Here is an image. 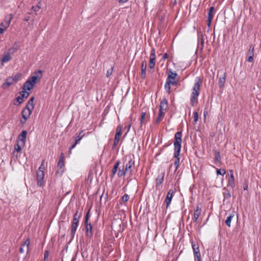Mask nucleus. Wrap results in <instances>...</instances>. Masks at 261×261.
I'll return each instance as SVG.
<instances>
[{
    "label": "nucleus",
    "mask_w": 261,
    "mask_h": 261,
    "mask_svg": "<svg viewBox=\"0 0 261 261\" xmlns=\"http://www.w3.org/2000/svg\"><path fill=\"white\" fill-rule=\"evenodd\" d=\"M113 68H111V69H109L107 70L106 76L107 77H108L110 75L112 74L113 72Z\"/></svg>",
    "instance_id": "obj_49"
},
{
    "label": "nucleus",
    "mask_w": 261,
    "mask_h": 261,
    "mask_svg": "<svg viewBox=\"0 0 261 261\" xmlns=\"http://www.w3.org/2000/svg\"><path fill=\"white\" fill-rule=\"evenodd\" d=\"M32 10H34V12H37L39 10L40 8L39 6H33L32 7Z\"/></svg>",
    "instance_id": "obj_54"
},
{
    "label": "nucleus",
    "mask_w": 261,
    "mask_h": 261,
    "mask_svg": "<svg viewBox=\"0 0 261 261\" xmlns=\"http://www.w3.org/2000/svg\"><path fill=\"white\" fill-rule=\"evenodd\" d=\"M82 212H80L79 213V211H77L76 212V213L74 214V216H73V218H75L77 219H80V218L82 217Z\"/></svg>",
    "instance_id": "obj_42"
},
{
    "label": "nucleus",
    "mask_w": 261,
    "mask_h": 261,
    "mask_svg": "<svg viewBox=\"0 0 261 261\" xmlns=\"http://www.w3.org/2000/svg\"><path fill=\"white\" fill-rule=\"evenodd\" d=\"M165 115V111L159 110V114L155 120V124H159L163 119Z\"/></svg>",
    "instance_id": "obj_24"
},
{
    "label": "nucleus",
    "mask_w": 261,
    "mask_h": 261,
    "mask_svg": "<svg viewBox=\"0 0 261 261\" xmlns=\"http://www.w3.org/2000/svg\"><path fill=\"white\" fill-rule=\"evenodd\" d=\"M155 49L154 48H152L151 50L150 59H152L153 60H155Z\"/></svg>",
    "instance_id": "obj_37"
},
{
    "label": "nucleus",
    "mask_w": 261,
    "mask_h": 261,
    "mask_svg": "<svg viewBox=\"0 0 261 261\" xmlns=\"http://www.w3.org/2000/svg\"><path fill=\"white\" fill-rule=\"evenodd\" d=\"M129 198V196L128 195V194H124L122 197H121V199L124 202H127L128 199Z\"/></svg>",
    "instance_id": "obj_41"
},
{
    "label": "nucleus",
    "mask_w": 261,
    "mask_h": 261,
    "mask_svg": "<svg viewBox=\"0 0 261 261\" xmlns=\"http://www.w3.org/2000/svg\"><path fill=\"white\" fill-rule=\"evenodd\" d=\"M182 132H176L174 135V151L180 152L182 143Z\"/></svg>",
    "instance_id": "obj_2"
},
{
    "label": "nucleus",
    "mask_w": 261,
    "mask_h": 261,
    "mask_svg": "<svg viewBox=\"0 0 261 261\" xmlns=\"http://www.w3.org/2000/svg\"><path fill=\"white\" fill-rule=\"evenodd\" d=\"M141 77L144 80L146 77V70L147 68V62L145 60L143 61L141 65Z\"/></svg>",
    "instance_id": "obj_16"
},
{
    "label": "nucleus",
    "mask_w": 261,
    "mask_h": 261,
    "mask_svg": "<svg viewBox=\"0 0 261 261\" xmlns=\"http://www.w3.org/2000/svg\"><path fill=\"white\" fill-rule=\"evenodd\" d=\"M78 143H76V141H74V142L73 143V144L70 146V147L69 149V153H71V150L72 149H73Z\"/></svg>",
    "instance_id": "obj_47"
},
{
    "label": "nucleus",
    "mask_w": 261,
    "mask_h": 261,
    "mask_svg": "<svg viewBox=\"0 0 261 261\" xmlns=\"http://www.w3.org/2000/svg\"><path fill=\"white\" fill-rule=\"evenodd\" d=\"M192 247L193 250L195 261H201L198 244L192 242Z\"/></svg>",
    "instance_id": "obj_7"
},
{
    "label": "nucleus",
    "mask_w": 261,
    "mask_h": 261,
    "mask_svg": "<svg viewBox=\"0 0 261 261\" xmlns=\"http://www.w3.org/2000/svg\"><path fill=\"white\" fill-rule=\"evenodd\" d=\"M20 96L22 98H27L29 95V93L27 92L26 90H23L20 92Z\"/></svg>",
    "instance_id": "obj_35"
},
{
    "label": "nucleus",
    "mask_w": 261,
    "mask_h": 261,
    "mask_svg": "<svg viewBox=\"0 0 261 261\" xmlns=\"http://www.w3.org/2000/svg\"><path fill=\"white\" fill-rule=\"evenodd\" d=\"M84 135H85L84 134V130H81L75 138V141H76V143H79L82 140V139L83 138Z\"/></svg>",
    "instance_id": "obj_31"
},
{
    "label": "nucleus",
    "mask_w": 261,
    "mask_h": 261,
    "mask_svg": "<svg viewBox=\"0 0 261 261\" xmlns=\"http://www.w3.org/2000/svg\"><path fill=\"white\" fill-rule=\"evenodd\" d=\"M164 88H165V90H166V92L168 94H170L171 93V86L170 85H168V84H167L165 83Z\"/></svg>",
    "instance_id": "obj_36"
},
{
    "label": "nucleus",
    "mask_w": 261,
    "mask_h": 261,
    "mask_svg": "<svg viewBox=\"0 0 261 261\" xmlns=\"http://www.w3.org/2000/svg\"><path fill=\"white\" fill-rule=\"evenodd\" d=\"M155 61V60H153L152 59H150L149 67L150 69H153L154 68Z\"/></svg>",
    "instance_id": "obj_39"
},
{
    "label": "nucleus",
    "mask_w": 261,
    "mask_h": 261,
    "mask_svg": "<svg viewBox=\"0 0 261 261\" xmlns=\"http://www.w3.org/2000/svg\"><path fill=\"white\" fill-rule=\"evenodd\" d=\"M15 150H16L17 152H19L21 150V147L20 145L18 144H17L14 146Z\"/></svg>",
    "instance_id": "obj_51"
},
{
    "label": "nucleus",
    "mask_w": 261,
    "mask_h": 261,
    "mask_svg": "<svg viewBox=\"0 0 261 261\" xmlns=\"http://www.w3.org/2000/svg\"><path fill=\"white\" fill-rule=\"evenodd\" d=\"M165 173L164 172H161L160 174H159L156 178V185L155 187L156 189L158 187H159L163 182L164 178Z\"/></svg>",
    "instance_id": "obj_17"
},
{
    "label": "nucleus",
    "mask_w": 261,
    "mask_h": 261,
    "mask_svg": "<svg viewBox=\"0 0 261 261\" xmlns=\"http://www.w3.org/2000/svg\"><path fill=\"white\" fill-rule=\"evenodd\" d=\"M21 73H17L16 75H15L14 76L12 77V79L14 82H17V81L20 79L21 77Z\"/></svg>",
    "instance_id": "obj_40"
},
{
    "label": "nucleus",
    "mask_w": 261,
    "mask_h": 261,
    "mask_svg": "<svg viewBox=\"0 0 261 261\" xmlns=\"http://www.w3.org/2000/svg\"><path fill=\"white\" fill-rule=\"evenodd\" d=\"M202 83L200 77L197 76L195 79V83L192 89V92L190 98L191 106L193 107L195 103L197 101L198 97L200 94V87Z\"/></svg>",
    "instance_id": "obj_1"
},
{
    "label": "nucleus",
    "mask_w": 261,
    "mask_h": 261,
    "mask_svg": "<svg viewBox=\"0 0 261 261\" xmlns=\"http://www.w3.org/2000/svg\"><path fill=\"white\" fill-rule=\"evenodd\" d=\"M234 217L233 214H230L226 218V220H225V224L227 226H228L229 227H230L231 225V222L232 220V219Z\"/></svg>",
    "instance_id": "obj_29"
},
{
    "label": "nucleus",
    "mask_w": 261,
    "mask_h": 261,
    "mask_svg": "<svg viewBox=\"0 0 261 261\" xmlns=\"http://www.w3.org/2000/svg\"><path fill=\"white\" fill-rule=\"evenodd\" d=\"M253 56L252 55H250L248 57L247 61L249 62H252L253 61Z\"/></svg>",
    "instance_id": "obj_55"
},
{
    "label": "nucleus",
    "mask_w": 261,
    "mask_h": 261,
    "mask_svg": "<svg viewBox=\"0 0 261 261\" xmlns=\"http://www.w3.org/2000/svg\"><path fill=\"white\" fill-rule=\"evenodd\" d=\"M72 222H73L74 223H79V220L75 218H73V220H72Z\"/></svg>",
    "instance_id": "obj_59"
},
{
    "label": "nucleus",
    "mask_w": 261,
    "mask_h": 261,
    "mask_svg": "<svg viewBox=\"0 0 261 261\" xmlns=\"http://www.w3.org/2000/svg\"><path fill=\"white\" fill-rule=\"evenodd\" d=\"M33 87L29 83L26 81L23 85L22 89L24 90H31Z\"/></svg>",
    "instance_id": "obj_30"
},
{
    "label": "nucleus",
    "mask_w": 261,
    "mask_h": 261,
    "mask_svg": "<svg viewBox=\"0 0 261 261\" xmlns=\"http://www.w3.org/2000/svg\"><path fill=\"white\" fill-rule=\"evenodd\" d=\"M178 76L177 73L173 72L171 69L169 70L167 78L171 80H175L176 77Z\"/></svg>",
    "instance_id": "obj_26"
},
{
    "label": "nucleus",
    "mask_w": 261,
    "mask_h": 261,
    "mask_svg": "<svg viewBox=\"0 0 261 261\" xmlns=\"http://www.w3.org/2000/svg\"><path fill=\"white\" fill-rule=\"evenodd\" d=\"M180 152L178 153V151L174 152V158H175V160L174 162V165L175 167V171H176L180 165V158L179 157Z\"/></svg>",
    "instance_id": "obj_14"
},
{
    "label": "nucleus",
    "mask_w": 261,
    "mask_h": 261,
    "mask_svg": "<svg viewBox=\"0 0 261 261\" xmlns=\"http://www.w3.org/2000/svg\"><path fill=\"white\" fill-rule=\"evenodd\" d=\"M216 173L218 175L220 174L223 175L226 173V171L224 169H219L217 170Z\"/></svg>",
    "instance_id": "obj_38"
},
{
    "label": "nucleus",
    "mask_w": 261,
    "mask_h": 261,
    "mask_svg": "<svg viewBox=\"0 0 261 261\" xmlns=\"http://www.w3.org/2000/svg\"><path fill=\"white\" fill-rule=\"evenodd\" d=\"M90 210H89L87 212L86 215L85 219H86L87 220H89V218H90Z\"/></svg>",
    "instance_id": "obj_56"
},
{
    "label": "nucleus",
    "mask_w": 261,
    "mask_h": 261,
    "mask_svg": "<svg viewBox=\"0 0 261 261\" xmlns=\"http://www.w3.org/2000/svg\"><path fill=\"white\" fill-rule=\"evenodd\" d=\"M42 166L39 167L38 170L37 171V185L39 186H41L43 184V178L44 176V171L42 169Z\"/></svg>",
    "instance_id": "obj_6"
},
{
    "label": "nucleus",
    "mask_w": 261,
    "mask_h": 261,
    "mask_svg": "<svg viewBox=\"0 0 261 261\" xmlns=\"http://www.w3.org/2000/svg\"><path fill=\"white\" fill-rule=\"evenodd\" d=\"M145 119H146V113L145 112H142L141 114V117L140 118L141 124L145 123Z\"/></svg>",
    "instance_id": "obj_34"
},
{
    "label": "nucleus",
    "mask_w": 261,
    "mask_h": 261,
    "mask_svg": "<svg viewBox=\"0 0 261 261\" xmlns=\"http://www.w3.org/2000/svg\"><path fill=\"white\" fill-rule=\"evenodd\" d=\"M244 190H247L248 189V185L247 184H244L243 185Z\"/></svg>",
    "instance_id": "obj_64"
},
{
    "label": "nucleus",
    "mask_w": 261,
    "mask_h": 261,
    "mask_svg": "<svg viewBox=\"0 0 261 261\" xmlns=\"http://www.w3.org/2000/svg\"><path fill=\"white\" fill-rule=\"evenodd\" d=\"M194 115V122L196 123L198 120V114L197 112H194L193 113Z\"/></svg>",
    "instance_id": "obj_43"
},
{
    "label": "nucleus",
    "mask_w": 261,
    "mask_h": 261,
    "mask_svg": "<svg viewBox=\"0 0 261 261\" xmlns=\"http://www.w3.org/2000/svg\"><path fill=\"white\" fill-rule=\"evenodd\" d=\"M16 99L19 103H22L23 100V98L21 96H18Z\"/></svg>",
    "instance_id": "obj_52"
},
{
    "label": "nucleus",
    "mask_w": 261,
    "mask_h": 261,
    "mask_svg": "<svg viewBox=\"0 0 261 261\" xmlns=\"http://www.w3.org/2000/svg\"><path fill=\"white\" fill-rule=\"evenodd\" d=\"M172 81L173 80L167 78L166 83L168 84V85H170L171 86V85H172Z\"/></svg>",
    "instance_id": "obj_58"
},
{
    "label": "nucleus",
    "mask_w": 261,
    "mask_h": 261,
    "mask_svg": "<svg viewBox=\"0 0 261 261\" xmlns=\"http://www.w3.org/2000/svg\"><path fill=\"white\" fill-rule=\"evenodd\" d=\"M130 127H131V124L129 123L127 126H126L125 127V128H126L127 129V132H128L129 130Z\"/></svg>",
    "instance_id": "obj_62"
},
{
    "label": "nucleus",
    "mask_w": 261,
    "mask_h": 261,
    "mask_svg": "<svg viewBox=\"0 0 261 261\" xmlns=\"http://www.w3.org/2000/svg\"><path fill=\"white\" fill-rule=\"evenodd\" d=\"M34 97H32L29 101L28 102L26 106H28L31 108H34Z\"/></svg>",
    "instance_id": "obj_33"
},
{
    "label": "nucleus",
    "mask_w": 261,
    "mask_h": 261,
    "mask_svg": "<svg viewBox=\"0 0 261 261\" xmlns=\"http://www.w3.org/2000/svg\"><path fill=\"white\" fill-rule=\"evenodd\" d=\"M248 54L250 55L254 56V46L252 45L250 46V48L248 51Z\"/></svg>",
    "instance_id": "obj_46"
},
{
    "label": "nucleus",
    "mask_w": 261,
    "mask_h": 261,
    "mask_svg": "<svg viewBox=\"0 0 261 261\" xmlns=\"http://www.w3.org/2000/svg\"><path fill=\"white\" fill-rule=\"evenodd\" d=\"M168 58V55L167 53H165L162 57L163 60H165Z\"/></svg>",
    "instance_id": "obj_61"
},
{
    "label": "nucleus",
    "mask_w": 261,
    "mask_h": 261,
    "mask_svg": "<svg viewBox=\"0 0 261 261\" xmlns=\"http://www.w3.org/2000/svg\"><path fill=\"white\" fill-rule=\"evenodd\" d=\"M212 19H207V25L208 27H210L211 25V23H212Z\"/></svg>",
    "instance_id": "obj_60"
},
{
    "label": "nucleus",
    "mask_w": 261,
    "mask_h": 261,
    "mask_svg": "<svg viewBox=\"0 0 261 261\" xmlns=\"http://www.w3.org/2000/svg\"><path fill=\"white\" fill-rule=\"evenodd\" d=\"M122 134V126L119 125L116 128V133L115 135L114 142L113 144L112 149L115 150L117 145H118L120 139V137Z\"/></svg>",
    "instance_id": "obj_4"
},
{
    "label": "nucleus",
    "mask_w": 261,
    "mask_h": 261,
    "mask_svg": "<svg viewBox=\"0 0 261 261\" xmlns=\"http://www.w3.org/2000/svg\"><path fill=\"white\" fill-rule=\"evenodd\" d=\"M223 195L224 197L223 201H224L225 199H229L231 197V194L228 190L226 188H223Z\"/></svg>",
    "instance_id": "obj_25"
},
{
    "label": "nucleus",
    "mask_w": 261,
    "mask_h": 261,
    "mask_svg": "<svg viewBox=\"0 0 261 261\" xmlns=\"http://www.w3.org/2000/svg\"><path fill=\"white\" fill-rule=\"evenodd\" d=\"M119 165H120V161L118 160L115 163V164L113 166V168L111 171V175H110L111 178H113L114 176L115 175V174L117 172V171L118 169V167H119Z\"/></svg>",
    "instance_id": "obj_20"
},
{
    "label": "nucleus",
    "mask_w": 261,
    "mask_h": 261,
    "mask_svg": "<svg viewBox=\"0 0 261 261\" xmlns=\"http://www.w3.org/2000/svg\"><path fill=\"white\" fill-rule=\"evenodd\" d=\"M42 72L43 71L42 70H39L35 72L34 75L30 77L37 83L41 79L42 76Z\"/></svg>",
    "instance_id": "obj_11"
},
{
    "label": "nucleus",
    "mask_w": 261,
    "mask_h": 261,
    "mask_svg": "<svg viewBox=\"0 0 261 261\" xmlns=\"http://www.w3.org/2000/svg\"><path fill=\"white\" fill-rule=\"evenodd\" d=\"M229 172L230 173V174L228 181V186H229L232 189H233L235 186L234 177L233 174V171L232 170H230Z\"/></svg>",
    "instance_id": "obj_18"
},
{
    "label": "nucleus",
    "mask_w": 261,
    "mask_h": 261,
    "mask_svg": "<svg viewBox=\"0 0 261 261\" xmlns=\"http://www.w3.org/2000/svg\"><path fill=\"white\" fill-rule=\"evenodd\" d=\"M135 164V161L130 159L128 162L126 164L125 166H124V169L125 171L127 173L129 172L130 174L132 173V168L133 166Z\"/></svg>",
    "instance_id": "obj_12"
},
{
    "label": "nucleus",
    "mask_w": 261,
    "mask_h": 261,
    "mask_svg": "<svg viewBox=\"0 0 261 261\" xmlns=\"http://www.w3.org/2000/svg\"><path fill=\"white\" fill-rule=\"evenodd\" d=\"M86 228V232L85 234L87 237L89 238H91L93 236V231H92V224L89 225L85 227Z\"/></svg>",
    "instance_id": "obj_23"
},
{
    "label": "nucleus",
    "mask_w": 261,
    "mask_h": 261,
    "mask_svg": "<svg viewBox=\"0 0 261 261\" xmlns=\"http://www.w3.org/2000/svg\"><path fill=\"white\" fill-rule=\"evenodd\" d=\"M27 132L26 130H22L21 134L19 136V139L23 142H25L26 141V136Z\"/></svg>",
    "instance_id": "obj_28"
},
{
    "label": "nucleus",
    "mask_w": 261,
    "mask_h": 261,
    "mask_svg": "<svg viewBox=\"0 0 261 261\" xmlns=\"http://www.w3.org/2000/svg\"><path fill=\"white\" fill-rule=\"evenodd\" d=\"M168 108V102L166 98H164L160 102V109L162 111H166Z\"/></svg>",
    "instance_id": "obj_15"
},
{
    "label": "nucleus",
    "mask_w": 261,
    "mask_h": 261,
    "mask_svg": "<svg viewBox=\"0 0 261 261\" xmlns=\"http://www.w3.org/2000/svg\"><path fill=\"white\" fill-rule=\"evenodd\" d=\"M64 165V161L62 160V159H59L58 163V167L59 168H62Z\"/></svg>",
    "instance_id": "obj_45"
},
{
    "label": "nucleus",
    "mask_w": 261,
    "mask_h": 261,
    "mask_svg": "<svg viewBox=\"0 0 261 261\" xmlns=\"http://www.w3.org/2000/svg\"><path fill=\"white\" fill-rule=\"evenodd\" d=\"M126 173L127 172L125 171L124 169V165H123L122 169L121 168H119L117 175L118 177H121L122 176H124Z\"/></svg>",
    "instance_id": "obj_27"
},
{
    "label": "nucleus",
    "mask_w": 261,
    "mask_h": 261,
    "mask_svg": "<svg viewBox=\"0 0 261 261\" xmlns=\"http://www.w3.org/2000/svg\"><path fill=\"white\" fill-rule=\"evenodd\" d=\"M198 35L200 36L201 37V38L200 40V42H201V44L203 45L204 44V38L203 37V33L201 31H198Z\"/></svg>",
    "instance_id": "obj_44"
},
{
    "label": "nucleus",
    "mask_w": 261,
    "mask_h": 261,
    "mask_svg": "<svg viewBox=\"0 0 261 261\" xmlns=\"http://www.w3.org/2000/svg\"><path fill=\"white\" fill-rule=\"evenodd\" d=\"M14 83V82L12 79V77L10 76L6 80L5 83L2 85V88L6 89L12 85Z\"/></svg>",
    "instance_id": "obj_21"
},
{
    "label": "nucleus",
    "mask_w": 261,
    "mask_h": 261,
    "mask_svg": "<svg viewBox=\"0 0 261 261\" xmlns=\"http://www.w3.org/2000/svg\"><path fill=\"white\" fill-rule=\"evenodd\" d=\"M27 81L28 82V83H29L32 86H33V87L36 83V82L32 80L30 77H29Z\"/></svg>",
    "instance_id": "obj_48"
},
{
    "label": "nucleus",
    "mask_w": 261,
    "mask_h": 261,
    "mask_svg": "<svg viewBox=\"0 0 261 261\" xmlns=\"http://www.w3.org/2000/svg\"><path fill=\"white\" fill-rule=\"evenodd\" d=\"M33 109V108H31L25 106L22 111V117L23 118V120H20L21 123L24 124L26 122L27 120L31 115Z\"/></svg>",
    "instance_id": "obj_3"
},
{
    "label": "nucleus",
    "mask_w": 261,
    "mask_h": 261,
    "mask_svg": "<svg viewBox=\"0 0 261 261\" xmlns=\"http://www.w3.org/2000/svg\"><path fill=\"white\" fill-rule=\"evenodd\" d=\"M215 160L217 162L220 163L221 162V156H220V151L218 150H215Z\"/></svg>",
    "instance_id": "obj_32"
},
{
    "label": "nucleus",
    "mask_w": 261,
    "mask_h": 261,
    "mask_svg": "<svg viewBox=\"0 0 261 261\" xmlns=\"http://www.w3.org/2000/svg\"><path fill=\"white\" fill-rule=\"evenodd\" d=\"M226 72H224L222 75L220 76L219 79L218 85L220 89L223 88L224 86L226 80Z\"/></svg>",
    "instance_id": "obj_19"
},
{
    "label": "nucleus",
    "mask_w": 261,
    "mask_h": 261,
    "mask_svg": "<svg viewBox=\"0 0 261 261\" xmlns=\"http://www.w3.org/2000/svg\"><path fill=\"white\" fill-rule=\"evenodd\" d=\"M201 208L199 205L196 206V208L194 212V216L193 218V221L194 222H197V220L201 214Z\"/></svg>",
    "instance_id": "obj_13"
},
{
    "label": "nucleus",
    "mask_w": 261,
    "mask_h": 261,
    "mask_svg": "<svg viewBox=\"0 0 261 261\" xmlns=\"http://www.w3.org/2000/svg\"><path fill=\"white\" fill-rule=\"evenodd\" d=\"M30 244V240L29 238H28L25 242L21 245V247L19 248V252L20 253H23L25 251L27 252L29 251V245Z\"/></svg>",
    "instance_id": "obj_10"
},
{
    "label": "nucleus",
    "mask_w": 261,
    "mask_h": 261,
    "mask_svg": "<svg viewBox=\"0 0 261 261\" xmlns=\"http://www.w3.org/2000/svg\"><path fill=\"white\" fill-rule=\"evenodd\" d=\"M88 221H89V220H87V219H85L84 225H85V227L87 226H88L89 225H91V223H89Z\"/></svg>",
    "instance_id": "obj_53"
},
{
    "label": "nucleus",
    "mask_w": 261,
    "mask_h": 261,
    "mask_svg": "<svg viewBox=\"0 0 261 261\" xmlns=\"http://www.w3.org/2000/svg\"><path fill=\"white\" fill-rule=\"evenodd\" d=\"M213 13H208V19H213Z\"/></svg>",
    "instance_id": "obj_57"
},
{
    "label": "nucleus",
    "mask_w": 261,
    "mask_h": 261,
    "mask_svg": "<svg viewBox=\"0 0 261 261\" xmlns=\"http://www.w3.org/2000/svg\"><path fill=\"white\" fill-rule=\"evenodd\" d=\"M177 84H178V82L177 81H175L174 80H173L172 81V85H173V86H177Z\"/></svg>",
    "instance_id": "obj_63"
},
{
    "label": "nucleus",
    "mask_w": 261,
    "mask_h": 261,
    "mask_svg": "<svg viewBox=\"0 0 261 261\" xmlns=\"http://www.w3.org/2000/svg\"><path fill=\"white\" fill-rule=\"evenodd\" d=\"M175 192V189H174V190L170 189L168 191L167 195L166 196V198L165 200V203L166 204V208H168V206L170 205L171 200H172V197H173V196Z\"/></svg>",
    "instance_id": "obj_9"
},
{
    "label": "nucleus",
    "mask_w": 261,
    "mask_h": 261,
    "mask_svg": "<svg viewBox=\"0 0 261 261\" xmlns=\"http://www.w3.org/2000/svg\"><path fill=\"white\" fill-rule=\"evenodd\" d=\"M79 226V223H74L73 222H72L71 224V231H70V236L71 239H72L75 235L76 230L77 229V228Z\"/></svg>",
    "instance_id": "obj_22"
},
{
    "label": "nucleus",
    "mask_w": 261,
    "mask_h": 261,
    "mask_svg": "<svg viewBox=\"0 0 261 261\" xmlns=\"http://www.w3.org/2000/svg\"><path fill=\"white\" fill-rule=\"evenodd\" d=\"M17 50V48L14 47H12L10 48L8 50L9 53L5 55L1 60V65H0V68L3 66L4 63L6 62H8L11 60V57L10 54L14 53Z\"/></svg>",
    "instance_id": "obj_5"
},
{
    "label": "nucleus",
    "mask_w": 261,
    "mask_h": 261,
    "mask_svg": "<svg viewBox=\"0 0 261 261\" xmlns=\"http://www.w3.org/2000/svg\"><path fill=\"white\" fill-rule=\"evenodd\" d=\"M48 250H46L44 253V261H48Z\"/></svg>",
    "instance_id": "obj_50"
},
{
    "label": "nucleus",
    "mask_w": 261,
    "mask_h": 261,
    "mask_svg": "<svg viewBox=\"0 0 261 261\" xmlns=\"http://www.w3.org/2000/svg\"><path fill=\"white\" fill-rule=\"evenodd\" d=\"M13 17V14H10L8 15H6L5 17V19L4 21H3L1 24V27L4 28V29H7L9 26V24L11 21V20Z\"/></svg>",
    "instance_id": "obj_8"
}]
</instances>
